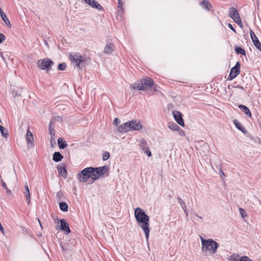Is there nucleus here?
Returning a JSON list of instances; mask_svg holds the SVG:
<instances>
[{"label": "nucleus", "instance_id": "27", "mask_svg": "<svg viewBox=\"0 0 261 261\" xmlns=\"http://www.w3.org/2000/svg\"><path fill=\"white\" fill-rule=\"evenodd\" d=\"M200 5L202 7H205L207 10H210V7L211 5L210 4L209 2L207 0H203L200 2Z\"/></svg>", "mask_w": 261, "mask_h": 261}, {"label": "nucleus", "instance_id": "52", "mask_svg": "<svg viewBox=\"0 0 261 261\" xmlns=\"http://www.w3.org/2000/svg\"><path fill=\"white\" fill-rule=\"evenodd\" d=\"M195 215L196 217H198V218H200V219H201V218H202L201 217L199 216H198V215H197V214H195Z\"/></svg>", "mask_w": 261, "mask_h": 261}, {"label": "nucleus", "instance_id": "3", "mask_svg": "<svg viewBox=\"0 0 261 261\" xmlns=\"http://www.w3.org/2000/svg\"><path fill=\"white\" fill-rule=\"evenodd\" d=\"M90 174V178L93 180H96L99 177H102L109 170V168L107 166H103L97 168L89 167Z\"/></svg>", "mask_w": 261, "mask_h": 261}, {"label": "nucleus", "instance_id": "2", "mask_svg": "<svg viewBox=\"0 0 261 261\" xmlns=\"http://www.w3.org/2000/svg\"><path fill=\"white\" fill-rule=\"evenodd\" d=\"M202 245V251L205 252H208L210 254L216 253L219 246V244L212 239L205 240L200 237Z\"/></svg>", "mask_w": 261, "mask_h": 261}, {"label": "nucleus", "instance_id": "47", "mask_svg": "<svg viewBox=\"0 0 261 261\" xmlns=\"http://www.w3.org/2000/svg\"><path fill=\"white\" fill-rule=\"evenodd\" d=\"M180 135L181 136H185V133H184V131L181 130L180 132Z\"/></svg>", "mask_w": 261, "mask_h": 261}, {"label": "nucleus", "instance_id": "4", "mask_svg": "<svg viewBox=\"0 0 261 261\" xmlns=\"http://www.w3.org/2000/svg\"><path fill=\"white\" fill-rule=\"evenodd\" d=\"M54 62L53 61L48 58L39 60L37 62V65L39 68L42 70H46L47 72H48L50 70Z\"/></svg>", "mask_w": 261, "mask_h": 261}, {"label": "nucleus", "instance_id": "23", "mask_svg": "<svg viewBox=\"0 0 261 261\" xmlns=\"http://www.w3.org/2000/svg\"><path fill=\"white\" fill-rule=\"evenodd\" d=\"M140 147L143 151L146 149L149 148L147 141L143 139L140 140Z\"/></svg>", "mask_w": 261, "mask_h": 261}, {"label": "nucleus", "instance_id": "43", "mask_svg": "<svg viewBox=\"0 0 261 261\" xmlns=\"http://www.w3.org/2000/svg\"><path fill=\"white\" fill-rule=\"evenodd\" d=\"M228 27L230 29H231L233 32H234L235 33H236V30L233 28V26L230 24V23H229L228 24Z\"/></svg>", "mask_w": 261, "mask_h": 261}, {"label": "nucleus", "instance_id": "7", "mask_svg": "<svg viewBox=\"0 0 261 261\" xmlns=\"http://www.w3.org/2000/svg\"><path fill=\"white\" fill-rule=\"evenodd\" d=\"M91 169H89V168H86L83 169L80 173H79L77 175L79 177V180L81 182H86L88 179L90 178V174L89 171Z\"/></svg>", "mask_w": 261, "mask_h": 261}, {"label": "nucleus", "instance_id": "20", "mask_svg": "<svg viewBox=\"0 0 261 261\" xmlns=\"http://www.w3.org/2000/svg\"><path fill=\"white\" fill-rule=\"evenodd\" d=\"M58 170L59 173L64 178H66L67 173V170L65 167H58Z\"/></svg>", "mask_w": 261, "mask_h": 261}, {"label": "nucleus", "instance_id": "30", "mask_svg": "<svg viewBox=\"0 0 261 261\" xmlns=\"http://www.w3.org/2000/svg\"><path fill=\"white\" fill-rule=\"evenodd\" d=\"M61 120L62 119L60 116H55L51 118L49 124L53 125L56 122H61Z\"/></svg>", "mask_w": 261, "mask_h": 261}, {"label": "nucleus", "instance_id": "49", "mask_svg": "<svg viewBox=\"0 0 261 261\" xmlns=\"http://www.w3.org/2000/svg\"><path fill=\"white\" fill-rule=\"evenodd\" d=\"M53 141H55L54 140V137H51V139H50V142L51 143Z\"/></svg>", "mask_w": 261, "mask_h": 261}, {"label": "nucleus", "instance_id": "8", "mask_svg": "<svg viewBox=\"0 0 261 261\" xmlns=\"http://www.w3.org/2000/svg\"><path fill=\"white\" fill-rule=\"evenodd\" d=\"M240 63L237 62L236 65L232 67L229 75L228 79L232 80L234 79L240 73Z\"/></svg>", "mask_w": 261, "mask_h": 261}, {"label": "nucleus", "instance_id": "38", "mask_svg": "<svg viewBox=\"0 0 261 261\" xmlns=\"http://www.w3.org/2000/svg\"><path fill=\"white\" fill-rule=\"evenodd\" d=\"M239 210L240 215L243 218H245V217H246L245 211L243 208L240 207L239 208Z\"/></svg>", "mask_w": 261, "mask_h": 261}, {"label": "nucleus", "instance_id": "13", "mask_svg": "<svg viewBox=\"0 0 261 261\" xmlns=\"http://www.w3.org/2000/svg\"><path fill=\"white\" fill-rule=\"evenodd\" d=\"M141 81H142L143 83L144 90L151 88L153 85V82L150 77H144Z\"/></svg>", "mask_w": 261, "mask_h": 261}, {"label": "nucleus", "instance_id": "11", "mask_svg": "<svg viewBox=\"0 0 261 261\" xmlns=\"http://www.w3.org/2000/svg\"><path fill=\"white\" fill-rule=\"evenodd\" d=\"M172 114L176 122L180 126H184V121L182 118L181 113L178 111H174L173 112Z\"/></svg>", "mask_w": 261, "mask_h": 261}, {"label": "nucleus", "instance_id": "12", "mask_svg": "<svg viewBox=\"0 0 261 261\" xmlns=\"http://www.w3.org/2000/svg\"><path fill=\"white\" fill-rule=\"evenodd\" d=\"M60 228L62 230L64 231L66 234H69L70 232V229L69 227V225L64 219H62L60 220Z\"/></svg>", "mask_w": 261, "mask_h": 261}, {"label": "nucleus", "instance_id": "41", "mask_svg": "<svg viewBox=\"0 0 261 261\" xmlns=\"http://www.w3.org/2000/svg\"><path fill=\"white\" fill-rule=\"evenodd\" d=\"M240 261H253L247 256H243L240 258Z\"/></svg>", "mask_w": 261, "mask_h": 261}, {"label": "nucleus", "instance_id": "29", "mask_svg": "<svg viewBox=\"0 0 261 261\" xmlns=\"http://www.w3.org/2000/svg\"><path fill=\"white\" fill-rule=\"evenodd\" d=\"M1 17L2 19H3V20L4 21V22L5 23V24L7 26L11 27V23H10L9 20H8V19L7 18L6 15L5 14H2V15H1Z\"/></svg>", "mask_w": 261, "mask_h": 261}, {"label": "nucleus", "instance_id": "50", "mask_svg": "<svg viewBox=\"0 0 261 261\" xmlns=\"http://www.w3.org/2000/svg\"><path fill=\"white\" fill-rule=\"evenodd\" d=\"M118 1H119V3H118L119 6V7H121V6L120 0H118Z\"/></svg>", "mask_w": 261, "mask_h": 261}, {"label": "nucleus", "instance_id": "33", "mask_svg": "<svg viewBox=\"0 0 261 261\" xmlns=\"http://www.w3.org/2000/svg\"><path fill=\"white\" fill-rule=\"evenodd\" d=\"M178 203L180 204L181 207L182 209H185L187 207V205L185 202L180 197L177 198Z\"/></svg>", "mask_w": 261, "mask_h": 261}, {"label": "nucleus", "instance_id": "6", "mask_svg": "<svg viewBox=\"0 0 261 261\" xmlns=\"http://www.w3.org/2000/svg\"><path fill=\"white\" fill-rule=\"evenodd\" d=\"M229 15L240 27H242V21L238 11L234 7H230L229 9Z\"/></svg>", "mask_w": 261, "mask_h": 261}, {"label": "nucleus", "instance_id": "51", "mask_svg": "<svg viewBox=\"0 0 261 261\" xmlns=\"http://www.w3.org/2000/svg\"><path fill=\"white\" fill-rule=\"evenodd\" d=\"M61 193H60V192H58V193H57V195L58 196H61Z\"/></svg>", "mask_w": 261, "mask_h": 261}, {"label": "nucleus", "instance_id": "21", "mask_svg": "<svg viewBox=\"0 0 261 261\" xmlns=\"http://www.w3.org/2000/svg\"><path fill=\"white\" fill-rule=\"evenodd\" d=\"M168 127L172 130H178L180 127L175 123L170 122L168 123Z\"/></svg>", "mask_w": 261, "mask_h": 261}, {"label": "nucleus", "instance_id": "14", "mask_svg": "<svg viewBox=\"0 0 261 261\" xmlns=\"http://www.w3.org/2000/svg\"><path fill=\"white\" fill-rule=\"evenodd\" d=\"M84 1L93 8H96L98 10H101L102 9L101 5L95 0H84Z\"/></svg>", "mask_w": 261, "mask_h": 261}, {"label": "nucleus", "instance_id": "22", "mask_svg": "<svg viewBox=\"0 0 261 261\" xmlns=\"http://www.w3.org/2000/svg\"><path fill=\"white\" fill-rule=\"evenodd\" d=\"M233 123L235 125V126L239 130H240L243 133L246 132L244 127L237 120H234L233 121Z\"/></svg>", "mask_w": 261, "mask_h": 261}, {"label": "nucleus", "instance_id": "32", "mask_svg": "<svg viewBox=\"0 0 261 261\" xmlns=\"http://www.w3.org/2000/svg\"><path fill=\"white\" fill-rule=\"evenodd\" d=\"M0 131H1V133L2 134V135L4 137H7V136H8V132H7V130H6L5 128L0 125Z\"/></svg>", "mask_w": 261, "mask_h": 261}, {"label": "nucleus", "instance_id": "15", "mask_svg": "<svg viewBox=\"0 0 261 261\" xmlns=\"http://www.w3.org/2000/svg\"><path fill=\"white\" fill-rule=\"evenodd\" d=\"M130 87L134 90H144V86L142 81H137L130 85Z\"/></svg>", "mask_w": 261, "mask_h": 261}, {"label": "nucleus", "instance_id": "44", "mask_svg": "<svg viewBox=\"0 0 261 261\" xmlns=\"http://www.w3.org/2000/svg\"><path fill=\"white\" fill-rule=\"evenodd\" d=\"M119 122V120L118 119V118H116L114 120L113 124L117 125Z\"/></svg>", "mask_w": 261, "mask_h": 261}, {"label": "nucleus", "instance_id": "10", "mask_svg": "<svg viewBox=\"0 0 261 261\" xmlns=\"http://www.w3.org/2000/svg\"><path fill=\"white\" fill-rule=\"evenodd\" d=\"M250 35L254 46L261 51V44L254 33L251 30H250Z\"/></svg>", "mask_w": 261, "mask_h": 261}, {"label": "nucleus", "instance_id": "36", "mask_svg": "<svg viewBox=\"0 0 261 261\" xmlns=\"http://www.w3.org/2000/svg\"><path fill=\"white\" fill-rule=\"evenodd\" d=\"M66 67V64L65 63L59 64L58 65V69L60 70H64Z\"/></svg>", "mask_w": 261, "mask_h": 261}, {"label": "nucleus", "instance_id": "26", "mask_svg": "<svg viewBox=\"0 0 261 261\" xmlns=\"http://www.w3.org/2000/svg\"><path fill=\"white\" fill-rule=\"evenodd\" d=\"M60 208L63 212H67L68 211V206L65 202H61L59 203Z\"/></svg>", "mask_w": 261, "mask_h": 261}, {"label": "nucleus", "instance_id": "37", "mask_svg": "<svg viewBox=\"0 0 261 261\" xmlns=\"http://www.w3.org/2000/svg\"><path fill=\"white\" fill-rule=\"evenodd\" d=\"M110 157V153L108 151H106L102 155V160L103 161L107 160Z\"/></svg>", "mask_w": 261, "mask_h": 261}, {"label": "nucleus", "instance_id": "34", "mask_svg": "<svg viewBox=\"0 0 261 261\" xmlns=\"http://www.w3.org/2000/svg\"><path fill=\"white\" fill-rule=\"evenodd\" d=\"M240 256L236 254H232L230 256L231 261H240Z\"/></svg>", "mask_w": 261, "mask_h": 261}, {"label": "nucleus", "instance_id": "46", "mask_svg": "<svg viewBox=\"0 0 261 261\" xmlns=\"http://www.w3.org/2000/svg\"><path fill=\"white\" fill-rule=\"evenodd\" d=\"M183 210H184V211L186 215L187 216H188V212H187V207L185 209H183Z\"/></svg>", "mask_w": 261, "mask_h": 261}, {"label": "nucleus", "instance_id": "45", "mask_svg": "<svg viewBox=\"0 0 261 261\" xmlns=\"http://www.w3.org/2000/svg\"><path fill=\"white\" fill-rule=\"evenodd\" d=\"M25 198H26V201H27L28 204L29 205L30 204V201H31L30 197H27Z\"/></svg>", "mask_w": 261, "mask_h": 261}, {"label": "nucleus", "instance_id": "48", "mask_svg": "<svg viewBox=\"0 0 261 261\" xmlns=\"http://www.w3.org/2000/svg\"><path fill=\"white\" fill-rule=\"evenodd\" d=\"M225 174L222 170H221V173H220V177H222L223 176H224Z\"/></svg>", "mask_w": 261, "mask_h": 261}, {"label": "nucleus", "instance_id": "39", "mask_svg": "<svg viewBox=\"0 0 261 261\" xmlns=\"http://www.w3.org/2000/svg\"><path fill=\"white\" fill-rule=\"evenodd\" d=\"M52 124H49V133L52 137H53L55 135V132L52 128Z\"/></svg>", "mask_w": 261, "mask_h": 261}, {"label": "nucleus", "instance_id": "24", "mask_svg": "<svg viewBox=\"0 0 261 261\" xmlns=\"http://www.w3.org/2000/svg\"><path fill=\"white\" fill-rule=\"evenodd\" d=\"M26 139L29 143H32L34 141L33 136L29 130H27Z\"/></svg>", "mask_w": 261, "mask_h": 261}, {"label": "nucleus", "instance_id": "25", "mask_svg": "<svg viewBox=\"0 0 261 261\" xmlns=\"http://www.w3.org/2000/svg\"><path fill=\"white\" fill-rule=\"evenodd\" d=\"M58 143L59 147L61 149H64L67 146L66 142L60 138L58 140Z\"/></svg>", "mask_w": 261, "mask_h": 261}, {"label": "nucleus", "instance_id": "31", "mask_svg": "<svg viewBox=\"0 0 261 261\" xmlns=\"http://www.w3.org/2000/svg\"><path fill=\"white\" fill-rule=\"evenodd\" d=\"M235 51L238 54L245 55V50L243 48H242L240 47H236L235 48Z\"/></svg>", "mask_w": 261, "mask_h": 261}, {"label": "nucleus", "instance_id": "17", "mask_svg": "<svg viewBox=\"0 0 261 261\" xmlns=\"http://www.w3.org/2000/svg\"><path fill=\"white\" fill-rule=\"evenodd\" d=\"M114 46L112 43H108L105 48L104 52L107 54H111L112 51L114 50Z\"/></svg>", "mask_w": 261, "mask_h": 261}, {"label": "nucleus", "instance_id": "42", "mask_svg": "<svg viewBox=\"0 0 261 261\" xmlns=\"http://www.w3.org/2000/svg\"><path fill=\"white\" fill-rule=\"evenodd\" d=\"M6 39L5 36L0 33V43H2Z\"/></svg>", "mask_w": 261, "mask_h": 261}, {"label": "nucleus", "instance_id": "40", "mask_svg": "<svg viewBox=\"0 0 261 261\" xmlns=\"http://www.w3.org/2000/svg\"><path fill=\"white\" fill-rule=\"evenodd\" d=\"M143 152L144 153L146 154V155L149 157L151 156V152L149 150V148L146 149L145 150H143Z\"/></svg>", "mask_w": 261, "mask_h": 261}, {"label": "nucleus", "instance_id": "53", "mask_svg": "<svg viewBox=\"0 0 261 261\" xmlns=\"http://www.w3.org/2000/svg\"><path fill=\"white\" fill-rule=\"evenodd\" d=\"M45 44H46V45H48V44H47V42H46V41H45Z\"/></svg>", "mask_w": 261, "mask_h": 261}, {"label": "nucleus", "instance_id": "1", "mask_svg": "<svg viewBox=\"0 0 261 261\" xmlns=\"http://www.w3.org/2000/svg\"><path fill=\"white\" fill-rule=\"evenodd\" d=\"M135 217L139 226L144 231L145 234L146 239L148 241L150 231L149 228V216L145 214L142 209L137 207L135 210Z\"/></svg>", "mask_w": 261, "mask_h": 261}, {"label": "nucleus", "instance_id": "35", "mask_svg": "<svg viewBox=\"0 0 261 261\" xmlns=\"http://www.w3.org/2000/svg\"><path fill=\"white\" fill-rule=\"evenodd\" d=\"M2 185L3 186V187L6 190V193L10 195L11 194V190H10L7 187L6 184L5 183V182L4 181H2Z\"/></svg>", "mask_w": 261, "mask_h": 261}, {"label": "nucleus", "instance_id": "16", "mask_svg": "<svg viewBox=\"0 0 261 261\" xmlns=\"http://www.w3.org/2000/svg\"><path fill=\"white\" fill-rule=\"evenodd\" d=\"M129 122L123 123L118 128V131L121 133H125L130 130L129 126L128 125Z\"/></svg>", "mask_w": 261, "mask_h": 261}, {"label": "nucleus", "instance_id": "18", "mask_svg": "<svg viewBox=\"0 0 261 261\" xmlns=\"http://www.w3.org/2000/svg\"><path fill=\"white\" fill-rule=\"evenodd\" d=\"M63 158V155L59 152H55L54 153L53 160L56 162H58L61 161Z\"/></svg>", "mask_w": 261, "mask_h": 261}, {"label": "nucleus", "instance_id": "9", "mask_svg": "<svg viewBox=\"0 0 261 261\" xmlns=\"http://www.w3.org/2000/svg\"><path fill=\"white\" fill-rule=\"evenodd\" d=\"M128 125L132 130H139L142 128V124L137 120L130 121Z\"/></svg>", "mask_w": 261, "mask_h": 261}, {"label": "nucleus", "instance_id": "5", "mask_svg": "<svg viewBox=\"0 0 261 261\" xmlns=\"http://www.w3.org/2000/svg\"><path fill=\"white\" fill-rule=\"evenodd\" d=\"M70 59L72 63L78 68H80L81 65L85 61V58L79 53L71 54Z\"/></svg>", "mask_w": 261, "mask_h": 261}, {"label": "nucleus", "instance_id": "19", "mask_svg": "<svg viewBox=\"0 0 261 261\" xmlns=\"http://www.w3.org/2000/svg\"><path fill=\"white\" fill-rule=\"evenodd\" d=\"M239 108L242 110V111L246 115L249 116V117L251 116V112L248 109V107H247L245 106L240 105L239 106Z\"/></svg>", "mask_w": 261, "mask_h": 261}, {"label": "nucleus", "instance_id": "28", "mask_svg": "<svg viewBox=\"0 0 261 261\" xmlns=\"http://www.w3.org/2000/svg\"><path fill=\"white\" fill-rule=\"evenodd\" d=\"M25 191L23 192V194L24 195L25 198L30 197L31 194L29 190V186L28 184L26 183L24 185Z\"/></svg>", "mask_w": 261, "mask_h": 261}]
</instances>
